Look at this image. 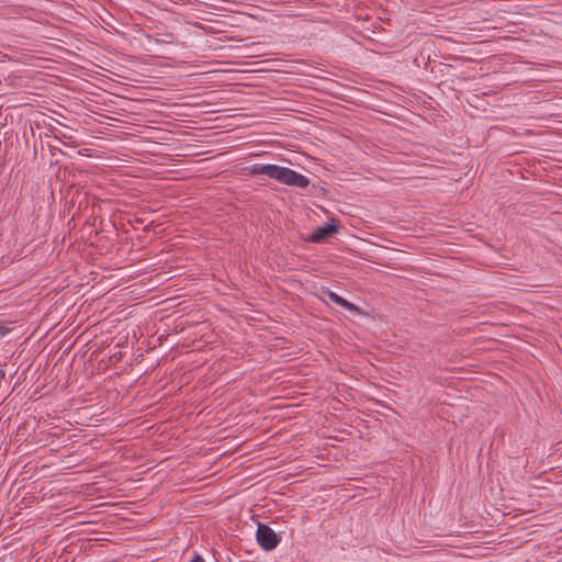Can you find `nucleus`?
<instances>
[{"label":"nucleus","instance_id":"nucleus-1","mask_svg":"<svg viewBox=\"0 0 562 562\" xmlns=\"http://www.w3.org/2000/svg\"><path fill=\"white\" fill-rule=\"evenodd\" d=\"M249 173L252 176L265 175L291 187L306 188L310 184L308 178L304 175L278 165L255 164L249 168Z\"/></svg>","mask_w":562,"mask_h":562},{"label":"nucleus","instance_id":"nucleus-2","mask_svg":"<svg viewBox=\"0 0 562 562\" xmlns=\"http://www.w3.org/2000/svg\"><path fill=\"white\" fill-rule=\"evenodd\" d=\"M256 539L259 546L266 551L273 550L280 542V537L276 531L268 525L261 522L258 524Z\"/></svg>","mask_w":562,"mask_h":562},{"label":"nucleus","instance_id":"nucleus-3","mask_svg":"<svg viewBox=\"0 0 562 562\" xmlns=\"http://www.w3.org/2000/svg\"><path fill=\"white\" fill-rule=\"evenodd\" d=\"M337 231L338 227L336 225L326 224L324 226L317 227L316 231L306 238V240L319 244L328 239L330 236L337 233Z\"/></svg>","mask_w":562,"mask_h":562},{"label":"nucleus","instance_id":"nucleus-4","mask_svg":"<svg viewBox=\"0 0 562 562\" xmlns=\"http://www.w3.org/2000/svg\"><path fill=\"white\" fill-rule=\"evenodd\" d=\"M325 294L328 296V299L336 303L337 305L352 312V313H356V314H360V308L355 305L353 303L345 300L344 297H341L340 295H338L337 293L330 291V290H327L325 291Z\"/></svg>","mask_w":562,"mask_h":562},{"label":"nucleus","instance_id":"nucleus-5","mask_svg":"<svg viewBox=\"0 0 562 562\" xmlns=\"http://www.w3.org/2000/svg\"><path fill=\"white\" fill-rule=\"evenodd\" d=\"M10 331H11V329L8 326L0 325V336H5Z\"/></svg>","mask_w":562,"mask_h":562},{"label":"nucleus","instance_id":"nucleus-6","mask_svg":"<svg viewBox=\"0 0 562 562\" xmlns=\"http://www.w3.org/2000/svg\"><path fill=\"white\" fill-rule=\"evenodd\" d=\"M189 562H205L204 559L202 558V555H200L199 553H195L193 559Z\"/></svg>","mask_w":562,"mask_h":562}]
</instances>
